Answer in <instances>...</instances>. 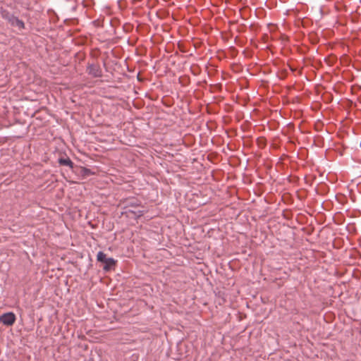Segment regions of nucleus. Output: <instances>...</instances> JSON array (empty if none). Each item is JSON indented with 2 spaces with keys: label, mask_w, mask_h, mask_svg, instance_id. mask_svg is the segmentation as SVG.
Listing matches in <instances>:
<instances>
[{
  "label": "nucleus",
  "mask_w": 361,
  "mask_h": 361,
  "mask_svg": "<svg viewBox=\"0 0 361 361\" xmlns=\"http://www.w3.org/2000/svg\"><path fill=\"white\" fill-rule=\"evenodd\" d=\"M97 260L101 264L104 272H110L114 270L118 264V260L108 257L103 251H99L97 254Z\"/></svg>",
  "instance_id": "nucleus-1"
},
{
  "label": "nucleus",
  "mask_w": 361,
  "mask_h": 361,
  "mask_svg": "<svg viewBox=\"0 0 361 361\" xmlns=\"http://www.w3.org/2000/svg\"><path fill=\"white\" fill-rule=\"evenodd\" d=\"M0 13L1 18L6 20L11 26L17 27L19 30L25 29V23L19 19L18 17L16 16L14 13L4 8L1 9Z\"/></svg>",
  "instance_id": "nucleus-2"
},
{
  "label": "nucleus",
  "mask_w": 361,
  "mask_h": 361,
  "mask_svg": "<svg viewBox=\"0 0 361 361\" xmlns=\"http://www.w3.org/2000/svg\"><path fill=\"white\" fill-rule=\"evenodd\" d=\"M16 320V316L13 312H8L0 315V323L5 326H12Z\"/></svg>",
  "instance_id": "nucleus-3"
},
{
  "label": "nucleus",
  "mask_w": 361,
  "mask_h": 361,
  "mask_svg": "<svg viewBox=\"0 0 361 361\" xmlns=\"http://www.w3.org/2000/svg\"><path fill=\"white\" fill-rule=\"evenodd\" d=\"M87 73L93 78H101L102 76V70L99 65L89 63L87 66Z\"/></svg>",
  "instance_id": "nucleus-4"
},
{
  "label": "nucleus",
  "mask_w": 361,
  "mask_h": 361,
  "mask_svg": "<svg viewBox=\"0 0 361 361\" xmlns=\"http://www.w3.org/2000/svg\"><path fill=\"white\" fill-rule=\"evenodd\" d=\"M58 163L61 166H68L71 169H73V167H74V163L72 161V160L69 157H68L66 156L59 157L58 159Z\"/></svg>",
  "instance_id": "nucleus-5"
},
{
  "label": "nucleus",
  "mask_w": 361,
  "mask_h": 361,
  "mask_svg": "<svg viewBox=\"0 0 361 361\" xmlns=\"http://www.w3.org/2000/svg\"><path fill=\"white\" fill-rule=\"evenodd\" d=\"M126 212V213H131V214H133V217L135 219H140L144 214V211L143 210L135 211V210H132V209H129Z\"/></svg>",
  "instance_id": "nucleus-6"
},
{
  "label": "nucleus",
  "mask_w": 361,
  "mask_h": 361,
  "mask_svg": "<svg viewBox=\"0 0 361 361\" xmlns=\"http://www.w3.org/2000/svg\"><path fill=\"white\" fill-rule=\"evenodd\" d=\"M91 174H92V173L90 169H87V168H83L82 169V175L83 176H90Z\"/></svg>",
  "instance_id": "nucleus-7"
},
{
  "label": "nucleus",
  "mask_w": 361,
  "mask_h": 361,
  "mask_svg": "<svg viewBox=\"0 0 361 361\" xmlns=\"http://www.w3.org/2000/svg\"><path fill=\"white\" fill-rule=\"evenodd\" d=\"M288 73L286 70H282L281 71V75L279 76L280 79H285L287 77Z\"/></svg>",
  "instance_id": "nucleus-8"
},
{
  "label": "nucleus",
  "mask_w": 361,
  "mask_h": 361,
  "mask_svg": "<svg viewBox=\"0 0 361 361\" xmlns=\"http://www.w3.org/2000/svg\"><path fill=\"white\" fill-rule=\"evenodd\" d=\"M93 24H94L95 26H97V27H99V26H101V24H100V23H99V20H94V21H93Z\"/></svg>",
  "instance_id": "nucleus-9"
},
{
  "label": "nucleus",
  "mask_w": 361,
  "mask_h": 361,
  "mask_svg": "<svg viewBox=\"0 0 361 361\" xmlns=\"http://www.w3.org/2000/svg\"><path fill=\"white\" fill-rule=\"evenodd\" d=\"M283 216H284V218H285V219H290V215H289V214H285V213L283 214Z\"/></svg>",
  "instance_id": "nucleus-10"
},
{
  "label": "nucleus",
  "mask_w": 361,
  "mask_h": 361,
  "mask_svg": "<svg viewBox=\"0 0 361 361\" xmlns=\"http://www.w3.org/2000/svg\"><path fill=\"white\" fill-rule=\"evenodd\" d=\"M123 0H118V4L119 6V7H121V2L123 1Z\"/></svg>",
  "instance_id": "nucleus-11"
},
{
  "label": "nucleus",
  "mask_w": 361,
  "mask_h": 361,
  "mask_svg": "<svg viewBox=\"0 0 361 361\" xmlns=\"http://www.w3.org/2000/svg\"><path fill=\"white\" fill-rule=\"evenodd\" d=\"M290 70H291L292 71H294V68H292L291 66H290Z\"/></svg>",
  "instance_id": "nucleus-12"
}]
</instances>
